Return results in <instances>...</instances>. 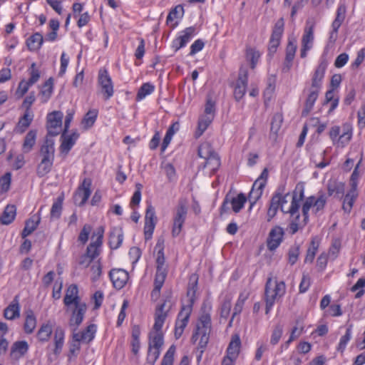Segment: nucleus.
<instances>
[{"instance_id": "obj_1", "label": "nucleus", "mask_w": 365, "mask_h": 365, "mask_svg": "<svg viewBox=\"0 0 365 365\" xmlns=\"http://www.w3.org/2000/svg\"><path fill=\"white\" fill-rule=\"evenodd\" d=\"M211 307L203 304L202 307V313L200 314L195 326V331L191 337L193 344L197 342V348L202 353L207 346L210 334L212 330V321L210 312Z\"/></svg>"}, {"instance_id": "obj_2", "label": "nucleus", "mask_w": 365, "mask_h": 365, "mask_svg": "<svg viewBox=\"0 0 365 365\" xmlns=\"http://www.w3.org/2000/svg\"><path fill=\"white\" fill-rule=\"evenodd\" d=\"M279 197L280 210L284 214H289L290 217H296L299 218V207L301 202L304 198V187L303 185H297L292 195V201L290 205L288 204V198L290 197L289 193L282 194L279 192V189L276 191Z\"/></svg>"}, {"instance_id": "obj_3", "label": "nucleus", "mask_w": 365, "mask_h": 365, "mask_svg": "<svg viewBox=\"0 0 365 365\" xmlns=\"http://www.w3.org/2000/svg\"><path fill=\"white\" fill-rule=\"evenodd\" d=\"M286 292L284 281H278L272 276L267 278L264 289L265 314H268L276 301L282 298Z\"/></svg>"}, {"instance_id": "obj_4", "label": "nucleus", "mask_w": 365, "mask_h": 365, "mask_svg": "<svg viewBox=\"0 0 365 365\" xmlns=\"http://www.w3.org/2000/svg\"><path fill=\"white\" fill-rule=\"evenodd\" d=\"M197 287V280L195 281L192 287H189L187 290V296L190 297L189 304L186 306H182L180 312L178 315L175 327V336L179 339L185 328L187 327L189 319L192 312V305L194 304V297L195 294V287Z\"/></svg>"}, {"instance_id": "obj_5", "label": "nucleus", "mask_w": 365, "mask_h": 365, "mask_svg": "<svg viewBox=\"0 0 365 365\" xmlns=\"http://www.w3.org/2000/svg\"><path fill=\"white\" fill-rule=\"evenodd\" d=\"M198 156L204 158L205 162L203 168H207L211 174L215 173L220 166V160L218 155L212 150L209 143H202L198 148Z\"/></svg>"}, {"instance_id": "obj_6", "label": "nucleus", "mask_w": 365, "mask_h": 365, "mask_svg": "<svg viewBox=\"0 0 365 365\" xmlns=\"http://www.w3.org/2000/svg\"><path fill=\"white\" fill-rule=\"evenodd\" d=\"M327 202V195L324 192H320L318 196H310L307 197L302 204V211L304 217V225H305L309 220V212L312 207L315 213L322 210Z\"/></svg>"}, {"instance_id": "obj_7", "label": "nucleus", "mask_w": 365, "mask_h": 365, "mask_svg": "<svg viewBox=\"0 0 365 365\" xmlns=\"http://www.w3.org/2000/svg\"><path fill=\"white\" fill-rule=\"evenodd\" d=\"M187 215V205L185 200H180L173 212L172 236L178 237L182 231Z\"/></svg>"}, {"instance_id": "obj_8", "label": "nucleus", "mask_w": 365, "mask_h": 365, "mask_svg": "<svg viewBox=\"0 0 365 365\" xmlns=\"http://www.w3.org/2000/svg\"><path fill=\"white\" fill-rule=\"evenodd\" d=\"M246 202L247 197L242 192L238 194L237 196L227 194L221 206L220 213L222 215V213L228 212L230 210L237 213L244 207Z\"/></svg>"}, {"instance_id": "obj_9", "label": "nucleus", "mask_w": 365, "mask_h": 365, "mask_svg": "<svg viewBox=\"0 0 365 365\" xmlns=\"http://www.w3.org/2000/svg\"><path fill=\"white\" fill-rule=\"evenodd\" d=\"M98 83L104 100L110 99L113 96L114 89L112 79L106 68L100 69L98 76Z\"/></svg>"}, {"instance_id": "obj_10", "label": "nucleus", "mask_w": 365, "mask_h": 365, "mask_svg": "<svg viewBox=\"0 0 365 365\" xmlns=\"http://www.w3.org/2000/svg\"><path fill=\"white\" fill-rule=\"evenodd\" d=\"M248 83V68L242 66L240 68L238 77L234 86L233 95L237 101H240L246 93Z\"/></svg>"}, {"instance_id": "obj_11", "label": "nucleus", "mask_w": 365, "mask_h": 365, "mask_svg": "<svg viewBox=\"0 0 365 365\" xmlns=\"http://www.w3.org/2000/svg\"><path fill=\"white\" fill-rule=\"evenodd\" d=\"M67 311L71 312L68 324L73 331H76L78 327L83 321L85 314L87 312V305L85 302L73 305L71 307V309L67 308Z\"/></svg>"}, {"instance_id": "obj_12", "label": "nucleus", "mask_w": 365, "mask_h": 365, "mask_svg": "<svg viewBox=\"0 0 365 365\" xmlns=\"http://www.w3.org/2000/svg\"><path fill=\"white\" fill-rule=\"evenodd\" d=\"M173 305L170 297H167L164 302L157 307L155 311V324L153 331H161V329L167 317V314Z\"/></svg>"}, {"instance_id": "obj_13", "label": "nucleus", "mask_w": 365, "mask_h": 365, "mask_svg": "<svg viewBox=\"0 0 365 365\" xmlns=\"http://www.w3.org/2000/svg\"><path fill=\"white\" fill-rule=\"evenodd\" d=\"M63 113L60 111H53L47 116V130L46 136L53 137L58 135L62 130Z\"/></svg>"}, {"instance_id": "obj_14", "label": "nucleus", "mask_w": 365, "mask_h": 365, "mask_svg": "<svg viewBox=\"0 0 365 365\" xmlns=\"http://www.w3.org/2000/svg\"><path fill=\"white\" fill-rule=\"evenodd\" d=\"M103 233L104 229L103 227H99L92 236L93 240L94 237L96 238L88 246L86 250V255L91 260L96 259L101 253Z\"/></svg>"}, {"instance_id": "obj_15", "label": "nucleus", "mask_w": 365, "mask_h": 365, "mask_svg": "<svg viewBox=\"0 0 365 365\" xmlns=\"http://www.w3.org/2000/svg\"><path fill=\"white\" fill-rule=\"evenodd\" d=\"M156 222L157 217L155 215V208L151 204H149L147 206L145 215L144 235L145 240L151 238Z\"/></svg>"}, {"instance_id": "obj_16", "label": "nucleus", "mask_w": 365, "mask_h": 365, "mask_svg": "<svg viewBox=\"0 0 365 365\" xmlns=\"http://www.w3.org/2000/svg\"><path fill=\"white\" fill-rule=\"evenodd\" d=\"M361 160V159L359 160V163L356 165L354 170L351 176L350 184H351V188L349 190V192L346 194V197L344 200V203L346 201L347 202L349 212L351 210L354 202L358 196L356 186H357V179L359 177V173L357 172V169L359 168Z\"/></svg>"}, {"instance_id": "obj_17", "label": "nucleus", "mask_w": 365, "mask_h": 365, "mask_svg": "<svg viewBox=\"0 0 365 365\" xmlns=\"http://www.w3.org/2000/svg\"><path fill=\"white\" fill-rule=\"evenodd\" d=\"M91 183L90 178H85L78 187L74 199L76 203H78L79 206L83 205L89 198L91 193Z\"/></svg>"}, {"instance_id": "obj_18", "label": "nucleus", "mask_w": 365, "mask_h": 365, "mask_svg": "<svg viewBox=\"0 0 365 365\" xmlns=\"http://www.w3.org/2000/svg\"><path fill=\"white\" fill-rule=\"evenodd\" d=\"M240 346V340L237 336L232 337L227 349V356L223 359L222 365H234L237 359Z\"/></svg>"}, {"instance_id": "obj_19", "label": "nucleus", "mask_w": 365, "mask_h": 365, "mask_svg": "<svg viewBox=\"0 0 365 365\" xmlns=\"http://www.w3.org/2000/svg\"><path fill=\"white\" fill-rule=\"evenodd\" d=\"M284 232L279 226L274 227L269 232L267 238V246L269 250H275L283 240Z\"/></svg>"}, {"instance_id": "obj_20", "label": "nucleus", "mask_w": 365, "mask_h": 365, "mask_svg": "<svg viewBox=\"0 0 365 365\" xmlns=\"http://www.w3.org/2000/svg\"><path fill=\"white\" fill-rule=\"evenodd\" d=\"M54 140L48 136L46 138L39 150V156L42 160L54 161Z\"/></svg>"}, {"instance_id": "obj_21", "label": "nucleus", "mask_w": 365, "mask_h": 365, "mask_svg": "<svg viewBox=\"0 0 365 365\" xmlns=\"http://www.w3.org/2000/svg\"><path fill=\"white\" fill-rule=\"evenodd\" d=\"M109 277L114 287L118 289H122L129 279L128 273L123 269H111L109 272Z\"/></svg>"}, {"instance_id": "obj_22", "label": "nucleus", "mask_w": 365, "mask_h": 365, "mask_svg": "<svg viewBox=\"0 0 365 365\" xmlns=\"http://www.w3.org/2000/svg\"><path fill=\"white\" fill-rule=\"evenodd\" d=\"M78 294V288L76 284H71L66 291L63 303L68 309L73 305L83 303Z\"/></svg>"}, {"instance_id": "obj_23", "label": "nucleus", "mask_w": 365, "mask_h": 365, "mask_svg": "<svg viewBox=\"0 0 365 365\" xmlns=\"http://www.w3.org/2000/svg\"><path fill=\"white\" fill-rule=\"evenodd\" d=\"M313 41V27H306L302 38V49L300 53L302 58H305L307 56V51L312 48Z\"/></svg>"}, {"instance_id": "obj_24", "label": "nucleus", "mask_w": 365, "mask_h": 365, "mask_svg": "<svg viewBox=\"0 0 365 365\" xmlns=\"http://www.w3.org/2000/svg\"><path fill=\"white\" fill-rule=\"evenodd\" d=\"M29 350V344L26 341H16L13 343L10 349V357L18 360L23 357Z\"/></svg>"}, {"instance_id": "obj_25", "label": "nucleus", "mask_w": 365, "mask_h": 365, "mask_svg": "<svg viewBox=\"0 0 365 365\" xmlns=\"http://www.w3.org/2000/svg\"><path fill=\"white\" fill-rule=\"evenodd\" d=\"M19 296L16 295L10 304L4 309V317L9 320L19 318L20 316Z\"/></svg>"}, {"instance_id": "obj_26", "label": "nucleus", "mask_w": 365, "mask_h": 365, "mask_svg": "<svg viewBox=\"0 0 365 365\" xmlns=\"http://www.w3.org/2000/svg\"><path fill=\"white\" fill-rule=\"evenodd\" d=\"M79 135L77 133H73L71 135H66V133L63 132L61 139V144L60 146L61 152L65 154H68L70 150L76 143Z\"/></svg>"}, {"instance_id": "obj_27", "label": "nucleus", "mask_w": 365, "mask_h": 365, "mask_svg": "<svg viewBox=\"0 0 365 365\" xmlns=\"http://www.w3.org/2000/svg\"><path fill=\"white\" fill-rule=\"evenodd\" d=\"M327 67V62L325 59H322L317 66L314 76L312 78V86L320 89L321 83L324 76V73Z\"/></svg>"}, {"instance_id": "obj_28", "label": "nucleus", "mask_w": 365, "mask_h": 365, "mask_svg": "<svg viewBox=\"0 0 365 365\" xmlns=\"http://www.w3.org/2000/svg\"><path fill=\"white\" fill-rule=\"evenodd\" d=\"M36 130H31L26 133L21 147V150L24 153H29L33 150L36 145Z\"/></svg>"}, {"instance_id": "obj_29", "label": "nucleus", "mask_w": 365, "mask_h": 365, "mask_svg": "<svg viewBox=\"0 0 365 365\" xmlns=\"http://www.w3.org/2000/svg\"><path fill=\"white\" fill-rule=\"evenodd\" d=\"M96 332V325L92 324L88 325L81 332L73 331V334H78V339H80V341L82 343L88 344L94 339Z\"/></svg>"}, {"instance_id": "obj_30", "label": "nucleus", "mask_w": 365, "mask_h": 365, "mask_svg": "<svg viewBox=\"0 0 365 365\" xmlns=\"http://www.w3.org/2000/svg\"><path fill=\"white\" fill-rule=\"evenodd\" d=\"M123 240V233L121 229L114 227L110 232L109 245L113 250L118 249Z\"/></svg>"}, {"instance_id": "obj_31", "label": "nucleus", "mask_w": 365, "mask_h": 365, "mask_svg": "<svg viewBox=\"0 0 365 365\" xmlns=\"http://www.w3.org/2000/svg\"><path fill=\"white\" fill-rule=\"evenodd\" d=\"M53 91V81L49 78L41 86L39 98L41 103H46L51 98Z\"/></svg>"}, {"instance_id": "obj_32", "label": "nucleus", "mask_w": 365, "mask_h": 365, "mask_svg": "<svg viewBox=\"0 0 365 365\" xmlns=\"http://www.w3.org/2000/svg\"><path fill=\"white\" fill-rule=\"evenodd\" d=\"M52 333L53 326L48 322L41 324L36 333V337L40 342L44 343L50 339Z\"/></svg>"}, {"instance_id": "obj_33", "label": "nucleus", "mask_w": 365, "mask_h": 365, "mask_svg": "<svg viewBox=\"0 0 365 365\" xmlns=\"http://www.w3.org/2000/svg\"><path fill=\"white\" fill-rule=\"evenodd\" d=\"M319 89L314 87H311L309 93L307 98L304 108L302 110V115L307 116L312 110L316 100L318 98Z\"/></svg>"}, {"instance_id": "obj_34", "label": "nucleus", "mask_w": 365, "mask_h": 365, "mask_svg": "<svg viewBox=\"0 0 365 365\" xmlns=\"http://www.w3.org/2000/svg\"><path fill=\"white\" fill-rule=\"evenodd\" d=\"M65 332L61 327H57L54 331V346L53 354L55 355H59L61 352L63 344H64Z\"/></svg>"}, {"instance_id": "obj_35", "label": "nucleus", "mask_w": 365, "mask_h": 365, "mask_svg": "<svg viewBox=\"0 0 365 365\" xmlns=\"http://www.w3.org/2000/svg\"><path fill=\"white\" fill-rule=\"evenodd\" d=\"M319 245V241L317 237H314L312 238L310 242L309 247L307 249V255L304 259L305 263H312L313 262L316 253L318 250Z\"/></svg>"}, {"instance_id": "obj_36", "label": "nucleus", "mask_w": 365, "mask_h": 365, "mask_svg": "<svg viewBox=\"0 0 365 365\" xmlns=\"http://www.w3.org/2000/svg\"><path fill=\"white\" fill-rule=\"evenodd\" d=\"M36 327V318L32 310L26 312L25 322L24 324V331L30 334L34 332Z\"/></svg>"}, {"instance_id": "obj_37", "label": "nucleus", "mask_w": 365, "mask_h": 365, "mask_svg": "<svg viewBox=\"0 0 365 365\" xmlns=\"http://www.w3.org/2000/svg\"><path fill=\"white\" fill-rule=\"evenodd\" d=\"M16 214V208L13 205H8L3 212L1 220V222L3 225H9L15 219Z\"/></svg>"}, {"instance_id": "obj_38", "label": "nucleus", "mask_w": 365, "mask_h": 365, "mask_svg": "<svg viewBox=\"0 0 365 365\" xmlns=\"http://www.w3.org/2000/svg\"><path fill=\"white\" fill-rule=\"evenodd\" d=\"M279 197L278 194L274 192L272 195L269 202V206L267 210V221L269 222L277 215V211L280 209Z\"/></svg>"}, {"instance_id": "obj_39", "label": "nucleus", "mask_w": 365, "mask_h": 365, "mask_svg": "<svg viewBox=\"0 0 365 365\" xmlns=\"http://www.w3.org/2000/svg\"><path fill=\"white\" fill-rule=\"evenodd\" d=\"M40 222V217L38 216H33L31 218L26 222L25 227L22 231L21 235L25 238L34 232L38 227Z\"/></svg>"}, {"instance_id": "obj_40", "label": "nucleus", "mask_w": 365, "mask_h": 365, "mask_svg": "<svg viewBox=\"0 0 365 365\" xmlns=\"http://www.w3.org/2000/svg\"><path fill=\"white\" fill-rule=\"evenodd\" d=\"M163 335L162 331H151L149 334V347L161 349L163 345Z\"/></svg>"}, {"instance_id": "obj_41", "label": "nucleus", "mask_w": 365, "mask_h": 365, "mask_svg": "<svg viewBox=\"0 0 365 365\" xmlns=\"http://www.w3.org/2000/svg\"><path fill=\"white\" fill-rule=\"evenodd\" d=\"M43 41L42 35L36 33L26 40V45L30 51H37L41 46Z\"/></svg>"}, {"instance_id": "obj_42", "label": "nucleus", "mask_w": 365, "mask_h": 365, "mask_svg": "<svg viewBox=\"0 0 365 365\" xmlns=\"http://www.w3.org/2000/svg\"><path fill=\"white\" fill-rule=\"evenodd\" d=\"M98 116V110H89L83 117L81 124L84 129L87 130L93 126Z\"/></svg>"}, {"instance_id": "obj_43", "label": "nucleus", "mask_w": 365, "mask_h": 365, "mask_svg": "<svg viewBox=\"0 0 365 365\" xmlns=\"http://www.w3.org/2000/svg\"><path fill=\"white\" fill-rule=\"evenodd\" d=\"M53 161L42 160L36 167V175L39 178H43L49 173L52 169Z\"/></svg>"}, {"instance_id": "obj_44", "label": "nucleus", "mask_w": 365, "mask_h": 365, "mask_svg": "<svg viewBox=\"0 0 365 365\" xmlns=\"http://www.w3.org/2000/svg\"><path fill=\"white\" fill-rule=\"evenodd\" d=\"M264 187L256 185V182H254L252 190L249 193L248 199L250 202V209L257 202V201L261 197Z\"/></svg>"}, {"instance_id": "obj_45", "label": "nucleus", "mask_w": 365, "mask_h": 365, "mask_svg": "<svg viewBox=\"0 0 365 365\" xmlns=\"http://www.w3.org/2000/svg\"><path fill=\"white\" fill-rule=\"evenodd\" d=\"M261 53L255 48L247 47L246 49V58L250 61L251 68L254 69L260 58Z\"/></svg>"}, {"instance_id": "obj_46", "label": "nucleus", "mask_w": 365, "mask_h": 365, "mask_svg": "<svg viewBox=\"0 0 365 365\" xmlns=\"http://www.w3.org/2000/svg\"><path fill=\"white\" fill-rule=\"evenodd\" d=\"M155 90V86L150 83H143L140 88H139L136 100L141 101L145 98L147 96L151 94Z\"/></svg>"}, {"instance_id": "obj_47", "label": "nucleus", "mask_w": 365, "mask_h": 365, "mask_svg": "<svg viewBox=\"0 0 365 365\" xmlns=\"http://www.w3.org/2000/svg\"><path fill=\"white\" fill-rule=\"evenodd\" d=\"M212 118L210 116H202L198 120L197 129L195 133V138H199L207 128Z\"/></svg>"}, {"instance_id": "obj_48", "label": "nucleus", "mask_w": 365, "mask_h": 365, "mask_svg": "<svg viewBox=\"0 0 365 365\" xmlns=\"http://www.w3.org/2000/svg\"><path fill=\"white\" fill-rule=\"evenodd\" d=\"M29 78L27 80L30 83V85H34L38 81L41 77V72L37 68L35 63H31V66L28 69Z\"/></svg>"}, {"instance_id": "obj_49", "label": "nucleus", "mask_w": 365, "mask_h": 365, "mask_svg": "<svg viewBox=\"0 0 365 365\" xmlns=\"http://www.w3.org/2000/svg\"><path fill=\"white\" fill-rule=\"evenodd\" d=\"M341 247V242L340 237L333 239L331 247L329 250V257L331 259H334L339 254Z\"/></svg>"}, {"instance_id": "obj_50", "label": "nucleus", "mask_w": 365, "mask_h": 365, "mask_svg": "<svg viewBox=\"0 0 365 365\" xmlns=\"http://www.w3.org/2000/svg\"><path fill=\"white\" fill-rule=\"evenodd\" d=\"M81 341L78 339V334H73L72 340L69 344V357L76 356L81 349Z\"/></svg>"}, {"instance_id": "obj_51", "label": "nucleus", "mask_w": 365, "mask_h": 365, "mask_svg": "<svg viewBox=\"0 0 365 365\" xmlns=\"http://www.w3.org/2000/svg\"><path fill=\"white\" fill-rule=\"evenodd\" d=\"M159 247L156 258V269L163 270L167 269L165 265V259L163 252V247H160L158 244L156 245L155 249Z\"/></svg>"}, {"instance_id": "obj_52", "label": "nucleus", "mask_w": 365, "mask_h": 365, "mask_svg": "<svg viewBox=\"0 0 365 365\" xmlns=\"http://www.w3.org/2000/svg\"><path fill=\"white\" fill-rule=\"evenodd\" d=\"M184 14L183 7L181 5L176 6L168 15L167 23L181 19Z\"/></svg>"}, {"instance_id": "obj_53", "label": "nucleus", "mask_w": 365, "mask_h": 365, "mask_svg": "<svg viewBox=\"0 0 365 365\" xmlns=\"http://www.w3.org/2000/svg\"><path fill=\"white\" fill-rule=\"evenodd\" d=\"M275 88V78L274 77H269L267 79V86L264 91V97L265 102L269 101L274 93Z\"/></svg>"}, {"instance_id": "obj_54", "label": "nucleus", "mask_w": 365, "mask_h": 365, "mask_svg": "<svg viewBox=\"0 0 365 365\" xmlns=\"http://www.w3.org/2000/svg\"><path fill=\"white\" fill-rule=\"evenodd\" d=\"M33 114L30 111L26 110L23 117L19 121V126L22 128L21 131L24 132L31 123L33 120Z\"/></svg>"}, {"instance_id": "obj_55", "label": "nucleus", "mask_w": 365, "mask_h": 365, "mask_svg": "<svg viewBox=\"0 0 365 365\" xmlns=\"http://www.w3.org/2000/svg\"><path fill=\"white\" fill-rule=\"evenodd\" d=\"M299 245H294L292 246L288 252V261L290 264L293 265L296 263L299 255Z\"/></svg>"}, {"instance_id": "obj_56", "label": "nucleus", "mask_w": 365, "mask_h": 365, "mask_svg": "<svg viewBox=\"0 0 365 365\" xmlns=\"http://www.w3.org/2000/svg\"><path fill=\"white\" fill-rule=\"evenodd\" d=\"M175 352V345H171L165 354L164 355L161 365H173L174 361V354Z\"/></svg>"}, {"instance_id": "obj_57", "label": "nucleus", "mask_w": 365, "mask_h": 365, "mask_svg": "<svg viewBox=\"0 0 365 365\" xmlns=\"http://www.w3.org/2000/svg\"><path fill=\"white\" fill-rule=\"evenodd\" d=\"M283 333V326L282 324H277L272 333L271 339H270V343L272 345H276L279 339H281V336Z\"/></svg>"}, {"instance_id": "obj_58", "label": "nucleus", "mask_w": 365, "mask_h": 365, "mask_svg": "<svg viewBox=\"0 0 365 365\" xmlns=\"http://www.w3.org/2000/svg\"><path fill=\"white\" fill-rule=\"evenodd\" d=\"M167 269L160 270L156 269V273L154 280V287H163L165 280L167 277Z\"/></svg>"}, {"instance_id": "obj_59", "label": "nucleus", "mask_w": 365, "mask_h": 365, "mask_svg": "<svg viewBox=\"0 0 365 365\" xmlns=\"http://www.w3.org/2000/svg\"><path fill=\"white\" fill-rule=\"evenodd\" d=\"M31 86L32 85H30V83L27 81L21 80L19 82L18 88L16 91V96H17V98H22L27 93V91Z\"/></svg>"}, {"instance_id": "obj_60", "label": "nucleus", "mask_w": 365, "mask_h": 365, "mask_svg": "<svg viewBox=\"0 0 365 365\" xmlns=\"http://www.w3.org/2000/svg\"><path fill=\"white\" fill-rule=\"evenodd\" d=\"M365 287V278H360L357 282L351 288V291L356 292V298L361 297L364 294V287Z\"/></svg>"}, {"instance_id": "obj_61", "label": "nucleus", "mask_w": 365, "mask_h": 365, "mask_svg": "<svg viewBox=\"0 0 365 365\" xmlns=\"http://www.w3.org/2000/svg\"><path fill=\"white\" fill-rule=\"evenodd\" d=\"M283 121L282 115L279 113H276L272 118L271 123V132L277 134L279 130Z\"/></svg>"}, {"instance_id": "obj_62", "label": "nucleus", "mask_w": 365, "mask_h": 365, "mask_svg": "<svg viewBox=\"0 0 365 365\" xmlns=\"http://www.w3.org/2000/svg\"><path fill=\"white\" fill-rule=\"evenodd\" d=\"M340 187L336 184L335 181H329L328 184V194L329 196H333L334 197H337L341 199L339 195L340 194Z\"/></svg>"}, {"instance_id": "obj_63", "label": "nucleus", "mask_w": 365, "mask_h": 365, "mask_svg": "<svg viewBox=\"0 0 365 365\" xmlns=\"http://www.w3.org/2000/svg\"><path fill=\"white\" fill-rule=\"evenodd\" d=\"M231 302L229 299L225 300L220 307V318L227 319L231 310Z\"/></svg>"}, {"instance_id": "obj_64", "label": "nucleus", "mask_w": 365, "mask_h": 365, "mask_svg": "<svg viewBox=\"0 0 365 365\" xmlns=\"http://www.w3.org/2000/svg\"><path fill=\"white\" fill-rule=\"evenodd\" d=\"M11 176L9 173H6L0 178V190L1 192L9 190L11 184Z\"/></svg>"}]
</instances>
